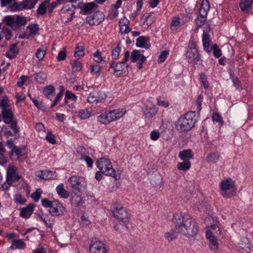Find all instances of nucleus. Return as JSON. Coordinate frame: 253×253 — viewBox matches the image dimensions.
I'll list each match as a JSON object with an SVG mask.
<instances>
[{
	"mask_svg": "<svg viewBox=\"0 0 253 253\" xmlns=\"http://www.w3.org/2000/svg\"><path fill=\"white\" fill-rule=\"evenodd\" d=\"M93 61L98 64L105 62L102 56L101 52L99 50H97L94 53H93Z\"/></svg>",
	"mask_w": 253,
	"mask_h": 253,
	"instance_id": "37998d69",
	"label": "nucleus"
},
{
	"mask_svg": "<svg viewBox=\"0 0 253 253\" xmlns=\"http://www.w3.org/2000/svg\"><path fill=\"white\" fill-rule=\"evenodd\" d=\"M196 121V113L189 112L179 117L175 124L176 128L180 132L188 131L193 127Z\"/></svg>",
	"mask_w": 253,
	"mask_h": 253,
	"instance_id": "7ed1b4c3",
	"label": "nucleus"
},
{
	"mask_svg": "<svg viewBox=\"0 0 253 253\" xmlns=\"http://www.w3.org/2000/svg\"><path fill=\"white\" fill-rule=\"evenodd\" d=\"M95 6L93 2L88 3H80L78 7L81 9V13L82 14H86L91 12Z\"/></svg>",
	"mask_w": 253,
	"mask_h": 253,
	"instance_id": "412c9836",
	"label": "nucleus"
},
{
	"mask_svg": "<svg viewBox=\"0 0 253 253\" xmlns=\"http://www.w3.org/2000/svg\"><path fill=\"white\" fill-rule=\"evenodd\" d=\"M85 150L82 147H79L77 149L78 154L81 155L80 159L84 160L89 167H91L93 164V161L90 158L85 155Z\"/></svg>",
	"mask_w": 253,
	"mask_h": 253,
	"instance_id": "bb28decb",
	"label": "nucleus"
},
{
	"mask_svg": "<svg viewBox=\"0 0 253 253\" xmlns=\"http://www.w3.org/2000/svg\"><path fill=\"white\" fill-rule=\"evenodd\" d=\"M129 21L126 18H123L121 19L119 22L120 32L122 34H127L130 31L129 27Z\"/></svg>",
	"mask_w": 253,
	"mask_h": 253,
	"instance_id": "b1692460",
	"label": "nucleus"
},
{
	"mask_svg": "<svg viewBox=\"0 0 253 253\" xmlns=\"http://www.w3.org/2000/svg\"><path fill=\"white\" fill-rule=\"evenodd\" d=\"M200 80L204 88H207L209 87V83L207 80V78L205 74L201 73L200 75Z\"/></svg>",
	"mask_w": 253,
	"mask_h": 253,
	"instance_id": "bf43d9fd",
	"label": "nucleus"
},
{
	"mask_svg": "<svg viewBox=\"0 0 253 253\" xmlns=\"http://www.w3.org/2000/svg\"><path fill=\"white\" fill-rule=\"evenodd\" d=\"M16 27L25 25L28 22L27 19L23 16L15 15Z\"/></svg>",
	"mask_w": 253,
	"mask_h": 253,
	"instance_id": "c03bdc74",
	"label": "nucleus"
},
{
	"mask_svg": "<svg viewBox=\"0 0 253 253\" xmlns=\"http://www.w3.org/2000/svg\"><path fill=\"white\" fill-rule=\"evenodd\" d=\"M68 182L74 191L81 192L86 189L85 178L81 176L73 175L68 179Z\"/></svg>",
	"mask_w": 253,
	"mask_h": 253,
	"instance_id": "6e6552de",
	"label": "nucleus"
},
{
	"mask_svg": "<svg viewBox=\"0 0 253 253\" xmlns=\"http://www.w3.org/2000/svg\"><path fill=\"white\" fill-rule=\"evenodd\" d=\"M1 6H9L14 3V0H0Z\"/></svg>",
	"mask_w": 253,
	"mask_h": 253,
	"instance_id": "338daca9",
	"label": "nucleus"
},
{
	"mask_svg": "<svg viewBox=\"0 0 253 253\" xmlns=\"http://www.w3.org/2000/svg\"><path fill=\"white\" fill-rule=\"evenodd\" d=\"M219 155L218 154L213 153L209 154L207 157V160L208 163H215L219 160Z\"/></svg>",
	"mask_w": 253,
	"mask_h": 253,
	"instance_id": "a18cd8bd",
	"label": "nucleus"
},
{
	"mask_svg": "<svg viewBox=\"0 0 253 253\" xmlns=\"http://www.w3.org/2000/svg\"><path fill=\"white\" fill-rule=\"evenodd\" d=\"M177 167L179 170L187 171L191 168V162L190 161L179 162L177 163Z\"/></svg>",
	"mask_w": 253,
	"mask_h": 253,
	"instance_id": "a19ab883",
	"label": "nucleus"
},
{
	"mask_svg": "<svg viewBox=\"0 0 253 253\" xmlns=\"http://www.w3.org/2000/svg\"><path fill=\"white\" fill-rule=\"evenodd\" d=\"M73 3L69 2V3L65 5L63 8L61 9V11L62 13H65L67 11H71V15H73L74 14L72 12V9L73 8Z\"/></svg>",
	"mask_w": 253,
	"mask_h": 253,
	"instance_id": "09e8293b",
	"label": "nucleus"
},
{
	"mask_svg": "<svg viewBox=\"0 0 253 253\" xmlns=\"http://www.w3.org/2000/svg\"><path fill=\"white\" fill-rule=\"evenodd\" d=\"M181 25L180 18L177 16L172 17L170 25V28L172 31H176L179 29Z\"/></svg>",
	"mask_w": 253,
	"mask_h": 253,
	"instance_id": "4c0bfd02",
	"label": "nucleus"
},
{
	"mask_svg": "<svg viewBox=\"0 0 253 253\" xmlns=\"http://www.w3.org/2000/svg\"><path fill=\"white\" fill-rule=\"evenodd\" d=\"M84 55V47L79 44H77L74 51V56L76 58L80 59Z\"/></svg>",
	"mask_w": 253,
	"mask_h": 253,
	"instance_id": "473e14b6",
	"label": "nucleus"
},
{
	"mask_svg": "<svg viewBox=\"0 0 253 253\" xmlns=\"http://www.w3.org/2000/svg\"><path fill=\"white\" fill-rule=\"evenodd\" d=\"M103 19V16L100 12H96L93 15L86 18V22L90 25H98Z\"/></svg>",
	"mask_w": 253,
	"mask_h": 253,
	"instance_id": "a211bd4d",
	"label": "nucleus"
},
{
	"mask_svg": "<svg viewBox=\"0 0 253 253\" xmlns=\"http://www.w3.org/2000/svg\"><path fill=\"white\" fill-rule=\"evenodd\" d=\"M14 200L15 203H19L21 205L24 204L26 202L25 198L19 194H16L14 195Z\"/></svg>",
	"mask_w": 253,
	"mask_h": 253,
	"instance_id": "3c124183",
	"label": "nucleus"
},
{
	"mask_svg": "<svg viewBox=\"0 0 253 253\" xmlns=\"http://www.w3.org/2000/svg\"><path fill=\"white\" fill-rule=\"evenodd\" d=\"M92 113L91 108H86L80 110L78 113L79 117L82 119H86L89 118Z\"/></svg>",
	"mask_w": 253,
	"mask_h": 253,
	"instance_id": "72a5a7b5",
	"label": "nucleus"
},
{
	"mask_svg": "<svg viewBox=\"0 0 253 253\" xmlns=\"http://www.w3.org/2000/svg\"><path fill=\"white\" fill-rule=\"evenodd\" d=\"M172 222L175 224L176 230L187 237H193L198 231V225L195 221L188 216L181 213L173 215Z\"/></svg>",
	"mask_w": 253,
	"mask_h": 253,
	"instance_id": "f257e3e1",
	"label": "nucleus"
},
{
	"mask_svg": "<svg viewBox=\"0 0 253 253\" xmlns=\"http://www.w3.org/2000/svg\"><path fill=\"white\" fill-rule=\"evenodd\" d=\"M169 54V51L165 50L163 51L159 57V59L158 60V62L159 63H162L165 61L166 58L167 57Z\"/></svg>",
	"mask_w": 253,
	"mask_h": 253,
	"instance_id": "680f3d73",
	"label": "nucleus"
},
{
	"mask_svg": "<svg viewBox=\"0 0 253 253\" xmlns=\"http://www.w3.org/2000/svg\"><path fill=\"white\" fill-rule=\"evenodd\" d=\"M236 188L233 180L228 178L222 181L219 185V192L225 198H228L235 194Z\"/></svg>",
	"mask_w": 253,
	"mask_h": 253,
	"instance_id": "423d86ee",
	"label": "nucleus"
},
{
	"mask_svg": "<svg viewBox=\"0 0 253 253\" xmlns=\"http://www.w3.org/2000/svg\"><path fill=\"white\" fill-rule=\"evenodd\" d=\"M30 32L33 34H35L38 31V26L36 24H30L28 27Z\"/></svg>",
	"mask_w": 253,
	"mask_h": 253,
	"instance_id": "774afa93",
	"label": "nucleus"
},
{
	"mask_svg": "<svg viewBox=\"0 0 253 253\" xmlns=\"http://www.w3.org/2000/svg\"><path fill=\"white\" fill-rule=\"evenodd\" d=\"M42 191L41 189H37L33 194H32L31 197L34 199L35 202L39 201Z\"/></svg>",
	"mask_w": 253,
	"mask_h": 253,
	"instance_id": "e2e57ef3",
	"label": "nucleus"
},
{
	"mask_svg": "<svg viewBox=\"0 0 253 253\" xmlns=\"http://www.w3.org/2000/svg\"><path fill=\"white\" fill-rule=\"evenodd\" d=\"M26 247L25 243L21 240H14L12 241L10 248L11 250L23 249Z\"/></svg>",
	"mask_w": 253,
	"mask_h": 253,
	"instance_id": "2f4dec72",
	"label": "nucleus"
},
{
	"mask_svg": "<svg viewBox=\"0 0 253 253\" xmlns=\"http://www.w3.org/2000/svg\"><path fill=\"white\" fill-rule=\"evenodd\" d=\"M121 51V48L119 45H118V46L116 47H115V48H114L112 50V58L114 59H118L120 55Z\"/></svg>",
	"mask_w": 253,
	"mask_h": 253,
	"instance_id": "5fc2aeb1",
	"label": "nucleus"
},
{
	"mask_svg": "<svg viewBox=\"0 0 253 253\" xmlns=\"http://www.w3.org/2000/svg\"><path fill=\"white\" fill-rule=\"evenodd\" d=\"M37 1L38 0H23L21 2L17 3V8L18 10L31 9L34 7Z\"/></svg>",
	"mask_w": 253,
	"mask_h": 253,
	"instance_id": "6ab92c4d",
	"label": "nucleus"
},
{
	"mask_svg": "<svg viewBox=\"0 0 253 253\" xmlns=\"http://www.w3.org/2000/svg\"><path fill=\"white\" fill-rule=\"evenodd\" d=\"M212 120L213 122H216L220 124V126L223 124V121L222 117L217 113H214L212 116Z\"/></svg>",
	"mask_w": 253,
	"mask_h": 253,
	"instance_id": "6e6d98bb",
	"label": "nucleus"
},
{
	"mask_svg": "<svg viewBox=\"0 0 253 253\" xmlns=\"http://www.w3.org/2000/svg\"><path fill=\"white\" fill-rule=\"evenodd\" d=\"M205 223L209 229L206 232V238L209 241V247L213 251L218 249V243L216 238L213 235L211 230L214 231V233L220 234L221 231L219 227V223L215 217L208 216L205 219Z\"/></svg>",
	"mask_w": 253,
	"mask_h": 253,
	"instance_id": "f03ea898",
	"label": "nucleus"
},
{
	"mask_svg": "<svg viewBox=\"0 0 253 253\" xmlns=\"http://www.w3.org/2000/svg\"><path fill=\"white\" fill-rule=\"evenodd\" d=\"M90 68H91V73L92 74L99 73L102 69L101 66H100L99 65L94 64H91L90 65Z\"/></svg>",
	"mask_w": 253,
	"mask_h": 253,
	"instance_id": "052dcab7",
	"label": "nucleus"
},
{
	"mask_svg": "<svg viewBox=\"0 0 253 253\" xmlns=\"http://www.w3.org/2000/svg\"><path fill=\"white\" fill-rule=\"evenodd\" d=\"M177 233H178L177 230L176 231L174 230H171L166 232L164 236L168 241L171 242L176 238Z\"/></svg>",
	"mask_w": 253,
	"mask_h": 253,
	"instance_id": "e433bc0d",
	"label": "nucleus"
},
{
	"mask_svg": "<svg viewBox=\"0 0 253 253\" xmlns=\"http://www.w3.org/2000/svg\"><path fill=\"white\" fill-rule=\"evenodd\" d=\"M202 42L204 50L207 52H210L211 50V47L210 46V35L208 34V31L207 30L204 31Z\"/></svg>",
	"mask_w": 253,
	"mask_h": 253,
	"instance_id": "393cba45",
	"label": "nucleus"
},
{
	"mask_svg": "<svg viewBox=\"0 0 253 253\" xmlns=\"http://www.w3.org/2000/svg\"><path fill=\"white\" fill-rule=\"evenodd\" d=\"M186 56L190 62L196 63L200 60L196 43L193 41H190L189 43L188 48L186 54Z\"/></svg>",
	"mask_w": 253,
	"mask_h": 253,
	"instance_id": "9d476101",
	"label": "nucleus"
},
{
	"mask_svg": "<svg viewBox=\"0 0 253 253\" xmlns=\"http://www.w3.org/2000/svg\"><path fill=\"white\" fill-rule=\"evenodd\" d=\"M35 205L32 204H29L26 207L20 209V216L24 218H28L32 214Z\"/></svg>",
	"mask_w": 253,
	"mask_h": 253,
	"instance_id": "4be33fe9",
	"label": "nucleus"
},
{
	"mask_svg": "<svg viewBox=\"0 0 253 253\" xmlns=\"http://www.w3.org/2000/svg\"><path fill=\"white\" fill-rule=\"evenodd\" d=\"M56 190L58 194L61 197L66 198L69 196V193L63 187V184H60L57 185Z\"/></svg>",
	"mask_w": 253,
	"mask_h": 253,
	"instance_id": "f704fd0d",
	"label": "nucleus"
},
{
	"mask_svg": "<svg viewBox=\"0 0 253 253\" xmlns=\"http://www.w3.org/2000/svg\"><path fill=\"white\" fill-rule=\"evenodd\" d=\"M210 3L208 0H203L202 1L201 8L200 9V14L201 15H207L208 12L210 9Z\"/></svg>",
	"mask_w": 253,
	"mask_h": 253,
	"instance_id": "7c9ffc66",
	"label": "nucleus"
},
{
	"mask_svg": "<svg viewBox=\"0 0 253 253\" xmlns=\"http://www.w3.org/2000/svg\"><path fill=\"white\" fill-rule=\"evenodd\" d=\"M4 21L7 26L12 28L16 27L15 15L6 16L4 18Z\"/></svg>",
	"mask_w": 253,
	"mask_h": 253,
	"instance_id": "c9c22d12",
	"label": "nucleus"
},
{
	"mask_svg": "<svg viewBox=\"0 0 253 253\" xmlns=\"http://www.w3.org/2000/svg\"><path fill=\"white\" fill-rule=\"evenodd\" d=\"M133 63H136L137 68L141 69L143 67V64L146 61V57L138 50H134L131 53L130 58Z\"/></svg>",
	"mask_w": 253,
	"mask_h": 253,
	"instance_id": "4468645a",
	"label": "nucleus"
},
{
	"mask_svg": "<svg viewBox=\"0 0 253 253\" xmlns=\"http://www.w3.org/2000/svg\"><path fill=\"white\" fill-rule=\"evenodd\" d=\"M212 48L213 49V55L216 58H219L221 56V51L216 44H214Z\"/></svg>",
	"mask_w": 253,
	"mask_h": 253,
	"instance_id": "0e129e2a",
	"label": "nucleus"
},
{
	"mask_svg": "<svg viewBox=\"0 0 253 253\" xmlns=\"http://www.w3.org/2000/svg\"><path fill=\"white\" fill-rule=\"evenodd\" d=\"M65 211V208L58 201L52 202V205L49 209V212L53 216H61Z\"/></svg>",
	"mask_w": 253,
	"mask_h": 253,
	"instance_id": "dca6fc26",
	"label": "nucleus"
},
{
	"mask_svg": "<svg viewBox=\"0 0 253 253\" xmlns=\"http://www.w3.org/2000/svg\"><path fill=\"white\" fill-rule=\"evenodd\" d=\"M141 111L145 118L150 120L158 112V109L151 101H147L141 107Z\"/></svg>",
	"mask_w": 253,
	"mask_h": 253,
	"instance_id": "9b49d317",
	"label": "nucleus"
},
{
	"mask_svg": "<svg viewBox=\"0 0 253 253\" xmlns=\"http://www.w3.org/2000/svg\"><path fill=\"white\" fill-rule=\"evenodd\" d=\"M21 178V175L18 173L17 168L14 165H9L6 172V182L7 184L11 185Z\"/></svg>",
	"mask_w": 253,
	"mask_h": 253,
	"instance_id": "f8f14e48",
	"label": "nucleus"
},
{
	"mask_svg": "<svg viewBox=\"0 0 253 253\" xmlns=\"http://www.w3.org/2000/svg\"><path fill=\"white\" fill-rule=\"evenodd\" d=\"M113 216L124 223L126 224L129 221L128 212L126 209L120 204H115L113 210Z\"/></svg>",
	"mask_w": 253,
	"mask_h": 253,
	"instance_id": "1a4fd4ad",
	"label": "nucleus"
},
{
	"mask_svg": "<svg viewBox=\"0 0 253 253\" xmlns=\"http://www.w3.org/2000/svg\"><path fill=\"white\" fill-rule=\"evenodd\" d=\"M150 137L152 140L156 141L160 137V132L158 130H154L151 132Z\"/></svg>",
	"mask_w": 253,
	"mask_h": 253,
	"instance_id": "13d9d810",
	"label": "nucleus"
},
{
	"mask_svg": "<svg viewBox=\"0 0 253 253\" xmlns=\"http://www.w3.org/2000/svg\"><path fill=\"white\" fill-rule=\"evenodd\" d=\"M106 97L107 95L104 92H93L89 94L87 100L89 103L97 104L103 102Z\"/></svg>",
	"mask_w": 253,
	"mask_h": 253,
	"instance_id": "ddd939ff",
	"label": "nucleus"
},
{
	"mask_svg": "<svg viewBox=\"0 0 253 253\" xmlns=\"http://www.w3.org/2000/svg\"><path fill=\"white\" fill-rule=\"evenodd\" d=\"M4 152V147L1 143H0V165H3L7 163V160L3 155Z\"/></svg>",
	"mask_w": 253,
	"mask_h": 253,
	"instance_id": "49530a36",
	"label": "nucleus"
},
{
	"mask_svg": "<svg viewBox=\"0 0 253 253\" xmlns=\"http://www.w3.org/2000/svg\"><path fill=\"white\" fill-rule=\"evenodd\" d=\"M46 140L52 144H55L56 143V141L55 138V136L52 134L51 131H48L47 134L45 137Z\"/></svg>",
	"mask_w": 253,
	"mask_h": 253,
	"instance_id": "603ef678",
	"label": "nucleus"
},
{
	"mask_svg": "<svg viewBox=\"0 0 253 253\" xmlns=\"http://www.w3.org/2000/svg\"><path fill=\"white\" fill-rule=\"evenodd\" d=\"M253 0H241L239 6L242 11L248 12L251 8Z\"/></svg>",
	"mask_w": 253,
	"mask_h": 253,
	"instance_id": "c85d7f7f",
	"label": "nucleus"
},
{
	"mask_svg": "<svg viewBox=\"0 0 253 253\" xmlns=\"http://www.w3.org/2000/svg\"><path fill=\"white\" fill-rule=\"evenodd\" d=\"M77 99V97L74 93L69 90H67L65 93L64 102L65 104L68 105L70 108L73 107V104Z\"/></svg>",
	"mask_w": 253,
	"mask_h": 253,
	"instance_id": "aec40b11",
	"label": "nucleus"
},
{
	"mask_svg": "<svg viewBox=\"0 0 253 253\" xmlns=\"http://www.w3.org/2000/svg\"><path fill=\"white\" fill-rule=\"evenodd\" d=\"M89 250L91 253H107L104 243L97 240L92 241L89 246Z\"/></svg>",
	"mask_w": 253,
	"mask_h": 253,
	"instance_id": "2eb2a0df",
	"label": "nucleus"
},
{
	"mask_svg": "<svg viewBox=\"0 0 253 253\" xmlns=\"http://www.w3.org/2000/svg\"><path fill=\"white\" fill-rule=\"evenodd\" d=\"M207 15H201L200 14V15L196 19V24L198 26V27H200L203 25L206 20Z\"/></svg>",
	"mask_w": 253,
	"mask_h": 253,
	"instance_id": "4d7b16f0",
	"label": "nucleus"
},
{
	"mask_svg": "<svg viewBox=\"0 0 253 253\" xmlns=\"http://www.w3.org/2000/svg\"><path fill=\"white\" fill-rule=\"evenodd\" d=\"M119 14L118 8L112 5L109 11L108 17L111 20H114L117 18Z\"/></svg>",
	"mask_w": 253,
	"mask_h": 253,
	"instance_id": "79ce46f5",
	"label": "nucleus"
},
{
	"mask_svg": "<svg viewBox=\"0 0 253 253\" xmlns=\"http://www.w3.org/2000/svg\"><path fill=\"white\" fill-rule=\"evenodd\" d=\"M46 80V75L44 73L40 72L36 76V80L39 83H43Z\"/></svg>",
	"mask_w": 253,
	"mask_h": 253,
	"instance_id": "864d4df0",
	"label": "nucleus"
},
{
	"mask_svg": "<svg viewBox=\"0 0 253 253\" xmlns=\"http://www.w3.org/2000/svg\"><path fill=\"white\" fill-rule=\"evenodd\" d=\"M126 113V111L124 108L106 111L98 116L97 120L102 124L108 125L112 122L121 119Z\"/></svg>",
	"mask_w": 253,
	"mask_h": 253,
	"instance_id": "20e7f679",
	"label": "nucleus"
},
{
	"mask_svg": "<svg viewBox=\"0 0 253 253\" xmlns=\"http://www.w3.org/2000/svg\"><path fill=\"white\" fill-rule=\"evenodd\" d=\"M2 115L5 123L10 124L12 122L13 114L11 110L3 109L2 110Z\"/></svg>",
	"mask_w": 253,
	"mask_h": 253,
	"instance_id": "c756f323",
	"label": "nucleus"
},
{
	"mask_svg": "<svg viewBox=\"0 0 253 253\" xmlns=\"http://www.w3.org/2000/svg\"><path fill=\"white\" fill-rule=\"evenodd\" d=\"M178 156L181 160L183 161H190L189 160L193 158L192 151L190 149L183 150L180 151Z\"/></svg>",
	"mask_w": 253,
	"mask_h": 253,
	"instance_id": "cd10ccee",
	"label": "nucleus"
},
{
	"mask_svg": "<svg viewBox=\"0 0 253 253\" xmlns=\"http://www.w3.org/2000/svg\"><path fill=\"white\" fill-rule=\"evenodd\" d=\"M46 52V48L44 46H42L38 49L36 53L37 58L39 61H42L43 60L44 56Z\"/></svg>",
	"mask_w": 253,
	"mask_h": 253,
	"instance_id": "ea45409f",
	"label": "nucleus"
},
{
	"mask_svg": "<svg viewBox=\"0 0 253 253\" xmlns=\"http://www.w3.org/2000/svg\"><path fill=\"white\" fill-rule=\"evenodd\" d=\"M236 247L241 253H249L250 251V245L248 238L246 237L242 238Z\"/></svg>",
	"mask_w": 253,
	"mask_h": 253,
	"instance_id": "f3484780",
	"label": "nucleus"
},
{
	"mask_svg": "<svg viewBox=\"0 0 253 253\" xmlns=\"http://www.w3.org/2000/svg\"><path fill=\"white\" fill-rule=\"evenodd\" d=\"M136 45L137 47L148 49L150 46L149 38L147 37L141 36L137 38Z\"/></svg>",
	"mask_w": 253,
	"mask_h": 253,
	"instance_id": "5701e85b",
	"label": "nucleus"
},
{
	"mask_svg": "<svg viewBox=\"0 0 253 253\" xmlns=\"http://www.w3.org/2000/svg\"><path fill=\"white\" fill-rule=\"evenodd\" d=\"M55 88L52 85H48L44 87L43 93L45 96L48 97L54 91Z\"/></svg>",
	"mask_w": 253,
	"mask_h": 253,
	"instance_id": "8fccbe9b",
	"label": "nucleus"
},
{
	"mask_svg": "<svg viewBox=\"0 0 253 253\" xmlns=\"http://www.w3.org/2000/svg\"><path fill=\"white\" fill-rule=\"evenodd\" d=\"M49 5V0H45L42 2L39 6L37 9V12L39 14H43L45 13L46 8Z\"/></svg>",
	"mask_w": 253,
	"mask_h": 253,
	"instance_id": "58836bf2",
	"label": "nucleus"
},
{
	"mask_svg": "<svg viewBox=\"0 0 253 253\" xmlns=\"http://www.w3.org/2000/svg\"><path fill=\"white\" fill-rule=\"evenodd\" d=\"M57 176L56 173L55 171L50 170H44L41 171L39 174L38 176L42 179L49 180L51 179L55 178Z\"/></svg>",
	"mask_w": 253,
	"mask_h": 253,
	"instance_id": "a878e982",
	"label": "nucleus"
},
{
	"mask_svg": "<svg viewBox=\"0 0 253 253\" xmlns=\"http://www.w3.org/2000/svg\"><path fill=\"white\" fill-rule=\"evenodd\" d=\"M73 70L75 72H80L82 70L83 64L79 61H74L72 63Z\"/></svg>",
	"mask_w": 253,
	"mask_h": 253,
	"instance_id": "de8ad7c7",
	"label": "nucleus"
},
{
	"mask_svg": "<svg viewBox=\"0 0 253 253\" xmlns=\"http://www.w3.org/2000/svg\"><path fill=\"white\" fill-rule=\"evenodd\" d=\"M157 105L159 106L167 108L169 107V103L168 101L165 100L157 99Z\"/></svg>",
	"mask_w": 253,
	"mask_h": 253,
	"instance_id": "69168bd1",
	"label": "nucleus"
},
{
	"mask_svg": "<svg viewBox=\"0 0 253 253\" xmlns=\"http://www.w3.org/2000/svg\"><path fill=\"white\" fill-rule=\"evenodd\" d=\"M96 163L97 167L102 173L113 177L116 176V171L113 168L110 160L101 158L97 160Z\"/></svg>",
	"mask_w": 253,
	"mask_h": 253,
	"instance_id": "0eeeda50",
	"label": "nucleus"
},
{
	"mask_svg": "<svg viewBox=\"0 0 253 253\" xmlns=\"http://www.w3.org/2000/svg\"><path fill=\"white\" fill-rule=\"evenodd\" d=\"M108 71L116 77H121L127 74L128 65L126 62L112 61Z\"/></svg>",
	"mask_w": 253,
	"mask_h": 253,
	"instance_id": "39448f33",
	"label": "nucleus"
}]
</instances>
